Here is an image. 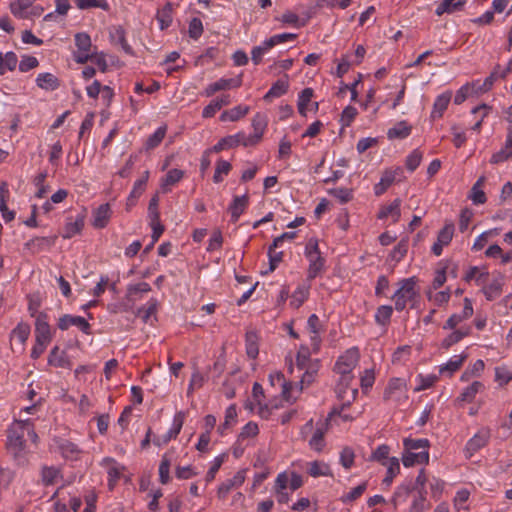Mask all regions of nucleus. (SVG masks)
I'll return each instance as SVG.
<instances>
[{"mask_svg": "<svg viewBox=\"0 0 512 512\" xmlns=\"http://www.w3.org/2000/svg\"><path fill=\"white\" fill-rule=\"evenodd\" d=\"M393 307L390 305H381L377 308L374 319L376 324L386 327L391 320Z\"/></svg>", "mask_w": 512, "mask_h": 512, "instance_id": "nucleus-46", "label": "nucleus"}, {"mask_svg": "<svg viewBox=\"0 0 512 512\" xmlns=\"http://www.w3.org/2000/svg\"><path fill=\"white\" fill-rule=\"evenodd\" d=\"M401 171L400 168L395 170H385L382 174L380 181L374 186V193L376 196L382 195L395 181L397 174Z\"/></svg>", "mask_w": 512, "mask_h": 512, "instance_id": "nucleus-24", "label": "nucleus"}, {"mask_svg": "<svg viewBox=\"0 0 512 512\" xmlns=\"http://www.w3.org/2000/svg\"><path fill=\"white\" fill-rule=\"evenodd\" d=\"M412 127L406 121H400L387 131L389 139H405L411 134Z\"/></svg>", "mask_w": 512, "mask_h": 512, "instance_id": "nucleus-35", "label": "nucleus"}, {"mask_svg": "<svg viewBox=\"0 0 512 512\" xmlns=\"http://www.w3.org/2000/svg\"><path fill=\"white\" fill-rule=\"evenodd\" d=\"M84 227V216L77 215L75 219L69 217L64 227V232L62 237L65 239H70L76 234H79Z\"/></svg>", "mask_w": 512, "mask_h": 512, "instance_id": "nucleus-29", "label": "nucleus"}, {"mask_svg": "<svg viewBox=\"0 0 512 512\" xmlns=\"http://www.w3.org/2000/svg\"><path fill=\"white\" fill-rule=\"evenodd\" d=\"M401 200L394 199L389 205L384 206L378 213L379 219H388L391 218L393 223H396L401 216Z\"/></svg>", "mask_w": 512, "mask_h": 512, "instance_id": "nucleus-25", "label": "nucleus"}, {"mask_svg": "<svg viewBox=\"0 0 512 512\" xmlns=\"http://www.w3.org/2000/svg\"><path fill=\"white\" fill-rule=\"evenodd\" d=\"M250 108L249 106H245V105H238V106H235L229 110H226L224 111L222 114H221V117L220 119L222 121H237L239 120L240 118L244 117L248 112H249Z\"/></svg>", "mask_w": 512, "mask_h": 512, "instance_id": "nucleus-45", "label": "nucleus"}, {"mask_svg": "<svg viewBox=\"0 0 512 512\" xmlns=\"http://www.w3.org/2000/svg\"><path fill=\"white\" fill-rule=\"evenodd\" d=\"M63 479L62 471L57 466L42 465L39 471V484L44 487L57 484Z\"/></svg>", "mask_w": 512, "mask_h": 512, "instance_id": "nucleus-16", "label": "nucleus"}, {"mask_svg": "<svg viewBox=\"0 0 512 512\" xmlns=\"http://www.w3.org/2000/svg\"><path fill=\"white\" fill-rule=\"evenodd\" d=\"M240 144L244 146V132H239L220 139L213 147L210 148V151L218 153L223 150L234 148Z\"/></svg>", "mask_w": 512, "mask_h": 512, "instance_id": "nucleus-21", "label": "nucleus"}, {"mask_svg": "<svg viewBox=\"0 0 512 512\" xmlns=\"http://www.w3.org/2000/svg\"><path fill=\"white\" fill-rule=\"evenodd\" d=\"M249 196L245 193L242 196H235L229 205V212L231 214V222L236 223L240 216L244 213L248 207Z\"/></svg>", "mask_w": 512, "mask_h": 512, "instance_id": "nucleus-23", "label": "nucleus"}, {"mask_svg": "<svg viewBox=\"0 0 512 512\" xmlns=\"http://www.w3.org/2000/svg\"><path fill=\"white\" fill-rule=\"evenodd\" d=\"M491 438V429L487 426L481 427L466 443L464 453L471 458L476 452L484 448Z\"/></svg>", "mask_w": 512, "mask_h": 512, "instance_id": "nucleus-10", "label": "nucleus"}, {"mask_svg": "<svg viewBox=\"0 0 512 512\" xmlns=\"http://www.w3.org/2000/svg\"><path fill=\"white\" fill-rule=\"evenodd\" d=\"M288 91V84L283 80L275 82L269 91L264 95L263 100L266 102H272L276 98H280L285 95Z\"/></svg>", "mask_w": 512, "mask_h": 512, "instance_id": "nucleus-41", "label": "nucleus"}, {"mask_svg": "<svg viewBox=\"0 0 512 512\" xmlns=\"http://www.w3.org/2000/svg\"><path fill=\"white\" fill-rule=\"evenodd\" d=\"M464 5L461 0H443L436 8V14L442 15L443 13H452L460 10Z\"/></svg>", "mask_w": 512, "mask_h": 512, "instance_id": "nucleus-58", "label": "nucleus"}, {"mask_svg": "<svg viewBox=\"0 0 512 512\" xmlns=\"http://www.w3.org/2000/svg\"><path fill=\"white\" fill-rule=\"evenodd\" d=\"M266 126L267 121L265 116L257 113L252 119V127L254 132L249 135L244 133V146L247 147L257 144L261 140Z\"/></svg>", "mask_w": 512, "mask_h": 512, "instance_id": "nucleus-13", "label": "nucleus"}, {"mask_svg": "<svg viewBox=\"0 0 512 512\" xmlns=\"http://www.w3.org/2000/svg\"><path fill=\"white\" fill-rule=\"evenodd\" d=\"M416 387L414 391L419 392L431 388L438 380V377L434 374H419L416 376Z\"/></svg>", "mask_w": 512, "mask_h": 512, "instance_id": "nucleus-57", "label": "nucleus"}, {"mask_svg": "<svg viewBox=\"0 0 512 512\" xmlns=\"http://www.w3.org/2000/svg\"><path fill=\"white\" fill-rule=\"evenodd\" d=\"M156 18L161 30L168 28L173 20V6L170 2L157 11Z\"/></svg>", "mask_w": 512, "mask_h": 512, "instance_id": "nucleus-38", "label": "nucleus"}, {"mask_svg": "<svg viewBox=\"0 0 512 512\" xmlns=\"http://www.w3.org/2000/svg\"><path fill=\"white\" fill-rule=\"evenodd\" d=\"M491 110L492 108L486 104L478 105L471 110V113L475 115L476 118L475 123L471 127L473 131L480 132L481 125L484 119L489 115Z\"/></svg>", "mask_w": 512, "mask_h": 512, "instance_id": "nucleus-43", "label": "nucleus"}, {"mask_svg": "<svg viewBox=\"0 0 512 512\" xmlns=\"http://www.w3.org/2000/svg\"><path fill=\"white\" fill-rule=\"evenodd\" d=\"M288 486V474L284 471L280 473L275 481V490L277 493V499L280 503L288 502V494L284 490Z\"/></svg>", "mask_w": 512, "mask_h": 512, "instance_id": "nucleus-44", "label": "nucleus"}, {"mask_svg": "<svg viewBox=\"0 0 512 512\" xmlns=\"http://www.w3.org/2000/svg\"><path fill=\"white\" fill-rule=\"evenodd\" d=\"M359 360V349L357 347H351L338 357L334 370L339 375H353V370L357 366Z\"/></svg>", "mask_w": 512, "mask_h": 512, "instance_id": "nucleus-8", "label": "nucleus"}, {"mask_svg": "<svg viewBox=\"0 0 512 512\" xmlns=\"http://www.w3.org/2000/svg\"><path fill=\"white\" fill-rule=\"evenodd\" d=\"M307 327L309 332L311 333L310 340L314 350H318L321 342L320 331H321V323L319 317L316 314H312L309 316L307 321Z\"/></svg>", "mask_w": 512, "mask_h": 512, "instance_id": "nucleus-27", "label": "nucleus"}, {"mask_svg": "<svg viewBox=\"0 0 512 512\" xmlns=\"http://www.w3.org/2000/svg\"><path fill=\"white\" fill-rule=\"evenodd\" d=\"M286 238H288V233L284 232L283 234L275 238L272 245L269 246V272L274 271L279 265V263L283 261L284 251L279 250V248L283 245Z\"/></svg>", "mask_w": 512, "mask_h": 512, "instance_id": "nucleus-14", "label": "nucleus"}, {"mask_svg": "<svg viewBox=\"0 0 512 512\" xmlns=\"http://www.w3.org/2000/svg\"><path fill=\"white\" fill-rule=\"evenodd\" d=\"M269 383L272 388L280 393V398L275 397L269 404H265L260 408V414L267 417L272 410L278 409L282 405L283 400H287L288 382L285 375L281 371H274L269 374Z\"/></svg>", "mask_w": 512, "mask_h": 512, "instance_id": "nucleus-5", "label": "nucleus"}, {"mask_svg": "<svg viewBox=\"0 0 512 512\" xmlns=\"http://www.w3.org/2000/svg\"><path fill=\"white\" fill-rule=\"evenodd\" d=\"M454 231V224L452 222H447L438 232L437 240L431 247V251L435 256H440L443 252V248L451 243Z\"/></svg>", "mask_w": 512, "mask_h": 512, "instance_id": "nucleus-12", "label": "nucleus"}, {"mask_svg": "<svg viewBox=\"0 0 512 512\" xmlns=\"http://www.w3.org/2000/svg\"><path fill=\"white\" fill-rule=\"evenodd\" d=\"M308 473L310 476L317 478L320 476H332L330 466L322 461H313L309 463Z\"/></svg>", "mask_w": 512, "mask_h": 512, "instance_id": "nucleus-47", "label": "nucleus"}, {"mask_svg": "<svg viewBox=\"0 0 512 512\" xmlns=\"http://www.w3.org/2000/svg\"><path fill=\"white\" fill-rule=\"evenodd\" d=\"M231 103V98L229 95H222L214 100H212L206 107H204L202 111V116L204 118L213 117L217 111H219L223 106L229 105Z\"/></svg>", "mask_w": 512, "mask_h": 512, "instance_id": "nucleus-31", "label": "nucleus"}, {"mask_svg": "<svg viewBox=\"0 0 512 512\" xmlns=\"http://www.w3.org/2000/svg\"><path fill=\"white\" fill-rule=\"evenodd\" d=\"M427 508L426 491H419L418 495L413 498L409 512H424Z\"/></svg>", "mask_w": 512, "mask_h": 512, "instance_id": "nucleus-64", "label": "nucleus"}, {"mask_svg": "<svg viewBox=\"0 0 512 512\" xmlns=\"http://www.w3.org/2000/svg\"><path fill=\"white\" fill-rule=\"evenodd\" d=\"M245 477L246 470H240L232 478L221 483L217 491L218 497L224 499L233 488L240 487L244 483Z\"/></svg>", "mask_w": 512, "mask_h": 512, "instance_id": "nucleus-20", "label": "nucleus"}, {"mask_svg": "<svg viewBox=\"0 0 512 512\" xmlns=\"http://www.w3.org/2000/svg\"><path fill=\"white\" fill-rule=\"evenodd\" d=\"M488 276V272L485 270H480L478 267H471L465 274V281L470 282L475 280L477 285H483L484 281Z\"/></svg>", "mask_w": 512, "mask_h": 512, "instance_id": "nucleus-63", "label": "nucleus"}, {"mask_svg": "<svg viewBox=\"0 0 512 512\" xmlns=\"http://www.w3.org/2000/svg\"><path fill=\"white\" fill-rule=\"evenodd\" d=\"M145 186H146V178L138 179L137 181H135L133 189L127 198V202H126L127 210H130L136 204V201L140 197V195L143 193Z\"/></svg>", "mask_w": 512, "mask_h": 512, "instance_id": "nucleus-49", "label": "nucleus"}, {"mask_svg": "<svg viewBox=\"0 0 512 512\" xmlns=\"http://www.w3.org/2000/svg\"><path fill=\"white\" fill-rule=\"evenodd\" d=\"M74 2L80 10L100 8L104 11H108L110 9L107 0H74Z\"/></svg>", "mask_w": 512, "mask_h": 512, "instance_id": "nucleus-56", "label": "nucleus"}, {"mask_svg": "<svg viewBox=\"0 0 512 512\" xmlns=\"http://www.w3.org/2000/svg\"><path fill=\"white\" fill-rule=\"evenodd\" d=\"M503 280L502 277L493 279L489 284L483 286V293L488 301H492L499 297L502 293Z\"/></svg>", "mask_w": 512, "mask_h": 512, "instance_id": "nucleus-37", "label": "nucleus"}, {"mask_svg": "<svg viewBox=\"0 0 512 512\" xmlns=\"http://www.w3.org/2000/svg\"><path fill=\"white\" fill-rule=\"evenodd\" d=\"M466 358L467 354L465 353L452 356L445 364L440 366L439 372L441 374L447 373L449 376H451L462 366Z\"/></svg>", "mask_w": 512, "mask_h": 512, "instance_id": "nucleus-36", "label": "nucleus"}, {"mask_svg": "<svg viewBox=\"0 0 512 512\" xmlns=\"http://www.w3.org/2000/svg\"><path fill=\"white\" fill-rule=\"evenodd\" d=\"M24 420L17 421L12 425L9 430L7 448L13 454L18 464H24L26 459L24 457L25 450V435Z\"/></svg>", "mask_w": 512, "mask_h": 512, "instance_id": "nucleus-4", "label": "nucleus"}, {"mask_svg": "<svg viewBox=\"0 0 512 512\" xmlns=\"http://www.w3.org/2000/svg\"><path fill=\"white\" fill-rule=\"evenodd\" d=\"M111 217V209L108 203L100 205L93 212V226L98 229L106 227Z\"/></svg>", "mask_w": 512, "mask_h": 512, "instance_id": "nucleus-30", "label": "nucleus"}, {"mask_svg": "<svg viewBox=\"0 0 512 512\" xmlns=\"http://www.w3.org/2000/svg\"><path fill=\"white\" fill-rule=\"evenodd\" d=\"M310 280L306 279L299 283L295 288L292 295H290V306L295 308L300 307L309 297L310 294Z\"/></svg>", "mask_w": 512, "mask_h": 512, "instance_id": "nucleus-22", "label": "nucleus"}, {"mask_svg": "<svg viewBox=\"0 0 512 512\" xmlns=\"http://www.w3.org/2000/svg\"><path fill=\"white\" fill-rule=\"evenodd\" d=\"M36 84L44 90H56L59 87V80L51 73H40L36 78Z\"/></svg>", "mask_w": 512, "mask_h": 512, "instance_id": "nucleus-42", "label": "nucleus"}, {"mask_svg": "<svg viewBox=\"0 0 512 512\" xmlns=\"http://www.w3.org/2000/svg\"><path fill=\"white\" fill-rule=\"evenodd\" d=\"M313 95L314 91L312 88H305L300 92L298 96V112L304 117H306L309 112L316 113L318 111L319 104L318 102L312 101Z\"/></svg>", "mask_w": 512, "mask_h": 512, "instance_id": "nucleus-15", "label": "nucleus"}, {"mask_svg": "<svg viewBox=\"0 0 512 512\" xmlns=\"http://www.w3.org/2000/svg\"><path fill=\"white\" fill-rule=\"evenodd\" d=\"M48 363L54 367H66L68 362L65 357V352L60 351L59 347L55 346L50 351Z\"/></svg>", "mask_w": 512, "mask_h": 512, "instance_id": "nucleus-62", "label": "nucleus"}, {"mask_svg": "<svg viewBox=\"0 0 512 512\" xmlns=\"http://www.w3.org/2000/svg\"><path fill=\"white\" fill-rule=\"evenodd\" d=\"M426 296L430 302L440 307L449 302L451 297V291L449 288H446L445 290L442 291H437L432 288H428L426 291Z\"/></svg>", "mask_w": 512, "mask_h": 512, "instance_id": "nucleus-33", "label": "nucleus"}, {"mask_svg": "<svg viewBox=\"0 0 512 512\" xmlns=\"http://www.w3.org/2000/svg\"><path fill=\"white\" fill-rule=\"evenodd\" d=\"M326 426V423H322L321 426L317 427L311 439L309 440L310 447L315 451H321L325 445L324 433L326 430Z\"/></svg>", "mask_w": 512, "mask_h": 512, "instance_id": "nucleus-51", "label": "nucleus"}, {"mask_svg": "<svg viewBox=\"0 0 512 512\" xmlns=\"http://www.w3.org/2000/svg\"><path fill=\"white\" fill-rule=\"evenodd\" d=\"M170 466H171V458L169 453H165L162 456L160 465H159V480L162 484H167L170 481Z\"/></svg>", "mask_w": 512, "mask_h": 512, "instance_id": "nucleus-59", "label": "nucleus"}, {"mask_svg": "<svg viewBox=\"0 0 512 512\" xmlns=\"http://www.w3.org/2000/svg\"><path fill=\"white\" fill-rule=\"evenodd\" d=\"M296 365L299 371H303L300 380V386L294 387L290 382V399L293 397V393L297 388V392H301L303 385L310 384L318 371V362L313 361L310 358V352L307 348H301L297 354Z\"/></svg>", "mask_w": 512, "mask_h": 512, "instance_id": "nucleus-3", "label": "nucleus"}, {"mask_svg": "<svg viewBox=\"0 0 512 512\" xmlns=\"http://www.w3.org/2000/svg\"><path fill=\"white\" fill-rule=\"evenodd\" d=\"M184 172L179 169H171L161 181L162 189L167 192L169 186H173L183 178Z\"/></svg>", "mask_w": 512, "mask_h": 512, "instance_id": "nucleus-55", "label": "nucleus"}, {"mask_svg": "<svg viewBox=\"0 0 512 512\" xmlns=\"http://www.w3.org/2000/svg\"><path fill=\"white\" fill-rule=\"evenodd\" d=\"M453 331L442 340V347L445 349L450 348L454 344L460 342L463 338L467 337L471 333L470 326H461L458 329H452Z\"/></svg>", "mask_w": 512, "mask_h": 512, "instance_id": "nucleus-28", "label": "nucleus"}, {"mask_svg": "<svg viewBox=\"0 0 512 512\" xmlns=\"http://www.w3.org/2000/svg\"><path fill=\"white\" fill-rule=\"evenodd\" d=\"M52 339L50 325L47 321V315L40 313L35 322V340L40 343L49 344Z\"/></svg>", "mask_w": 512, "mask_h": 512, "instance_id": "nucleus-18", "label": "nucleus"}, {"mask_svg": "<svg viewBox=\"0 0 512 512\" xmlns=\"http://www.w3.org/2000/svg\"><path fill=\"white\" fill-rule=\"evenodd\" d=\"M259 336L255 331H247L245 336L246 353L249 358L255 359L259 354Z\"/></svg>", "mask_w": 512, "mask_h": 512, "instance_id": "nucleus-40", "label": "nucleus"}, {"mask_svg": "<svg viewBox=\"0 0 512 512\" xmlns=\"http://www.w3.org/2000/svg\"><path fill=\"white\" fill-rule=\"evenodd\" d=\"M416 283L417 281L415 277L405 278L399 281V287L391 297L394 301L396 311H403L407 305H410L411 308H414L415 303L419 297Z\"/></svg>", "mask_w": 512, "mask_h": 512, "instance_id": "nucleus-2", "label": "nucleus"}, {"mask_svg": "<svg viewBox=\"0 0 512 512\" xmlns=\"http://www.w3.org/2000/svg\"><path fill=\"white\" fill-rule=\"evenodd\" d=\"M30 335V326L27 323L20 322L11 332V340H17L19 344L24 345Z\"/></svg>", "mask_w": 512, "mask_h": 512, "instance_id": "nucleus-50", "label": "nucleus"}, {"mask_svg": "<svg viewBox=\"0 0 512 512\" xmlns=\"http://www.w3.org/2000/svg\"><path fill=\"white\" fill-rule=\"evenodd\" d=\"M484 389V385L480 381H474L466 387L459 396V400L463 402H472L476 395Z\"/></svg>", "mask_w": 512, "mask_h": 512, "instance_id": "nucleus-52", "label": "nucleus"}, {"mask_svg": "<svg viewBox=\"0 0 512 512\" xmlns=\"http://www.w3.org/2000/svg\"><path fill=\"white\" fill-rule=\"evenodd\" d=\"M184 419L185 414L182 411L177 412L173 418L172 427L161 438H155L153 440L154 444L161 446L162 444H167L171 439L176 438L182 429Z\"/></svg>", "mask_w": 512, "mask_h": 512, "instance_id": "nucleus-17", "label": "nucleus"}, {"mask_svg": "<svg viewBox=\"0 0 512 512\" xmlns=\"http://www.w3.org/2000/svg\"><path fill=\"white\" fill-rule=\"evenodd\" d=\"M304 254L309 262L307 279L312 280L321 273L325 264V260L319 251L317 240L313 238L308 240Z\"/></svg>", "mask_w": 512, "mask_h": 512, "instance_id": "nucleus-6", "label": "nucleus"}, {"mask_svg": "<svg viewBox=\"0 0 512 512\" xmlns=\"http://www.w3.org/2000/svg\"><path fill=\"white\" fill-rule=\"evenodd\" d=\"M52 241L46 237H36L29 240L26 243V247L30 249L33 253L40 252L44 249L49 248L52 245Z\"/></svg>", "mask_w": 512, "mask_h": 512, "instance_id": "nucleus-61", "label": "nucleus"}, {"mask_svg": "<svg viewBox=\"0 0 512 512\" xmlns=\"http://www.w3.org/2000/svg\"><path fill=\"white\" fill-rule=\"evenodd\" d=\"M167 132V126H160L152 135H150L145 142V149L152 150L160 145Z\"/></svg>", "mask_w": 512, "mask_h": 512, "instance_id": "nucleus-54", "label": "nucleus"}, {"mask_svg": "<svg viewBox=\"0 0 512 512\" xmlns=\"http://www.w3.org/2000/svg\"><path fill=\"white\" fill-rule=\"evenodd\" d=\"M368 482L364 481L357 485L356 487L352 488L348 493L343 494L340 497V501L343 504H349L360 498L364 492L367 490Z\"/></svg>", "mask_w": 512, "mask_h": 512, "instance_id": "nucleus-48", "label": "nucleus"}, {"mask_svg": "<svg viewBox=\"0 0 512 512\" xmlns=\"http://www.w3.org/2000/svg\"><path fill=\"white\" fill-rule=\"evenodd\" d=\"M354 381V375H340L336 393L338 398L343 402L342 408L350 406V404L356 399L358 389L352 385Z\"/></svg>", "mask_w": 512, "mask_h": 512, "instance_id": "nucleus-9", "label": "nucleus"}, {"mask_svg": "<svg viewBox=\"0 0 512 512\" xmlns=\"http://www.w3.org/2000/svg\"><path fill=\"white\" fill-rule=\"evenodd\" d=\"M149 291H151V286L147 282L130 284L127 287L126 298L129 302L134 303L142 298L141 294L148 293Z\"/></svg>", "mask_w": 512, "mask_h": 512, "instance_id": "nucleus-32", "label": "nucleus"}, {"mask_svg": "<svg viewBox=\"0 0 512 512\" xmlns=\"http://www.w3.org/2000/svg\"><path fill=\"white\" fill-rule=\"evenodd\" d=\"M237 410L234 404L227 407L225 411V421L218 427V432L221 435L225 434V431L236 422Z\"/></svg>", "mask_w": 512, "mask_h": 512, "instance_id": "nucleus-60", "label": "nucleus"}, {"mask_svg": "<svg viewBox=\"0 0 512 512\" xmlns=\"http://www.w3.org/2000/svg\"><path fill=\"white\" fill-rule=\"evenodd\" d=\"M288 41V32L273 35L269 39L265 40L261 45L256 46L252 49L251 58L254 64L261 62L262 56L268 52L271 48L280 43H286Z\"/></svg>", "mask_w": 512, "mask_h": 512, "instance_id": "nucleus-11", "label": "nucleus"}, {"mask_svg": "<svg viewBox=\"0 0 512 512\" xmlns=\"http://www.w3.org/2000/svg\"><path fill=\"white\" fill-rule=\"evenodd\" d=\"M104 462L109 464L108 466V476H109V486L113 487L114 483L120 478L124 467L117 463L112 458L104 459Z\"/></svg>", "mask_w": 512, "mask_h": 512, "instance_id": "nucleus-53", "label": "nucleus"}, {"mask_svg": "<svg viewBox=\"0 0 512 512\" xmlns=\"http://www.w3.org/2000/svg\"><path fill=\"white\" fill-rule=\"evenodd\" d=\"M70 326L78 327L82 332L89 333L90 324L82 316H74L65 314L58 320V328L61 330H67Z\"/></svg>", "mask_w": 512, "mask_h": 512, "instance_id": "nucleus-19", "label": "nucleus"}, {"mask_svg": "<svg viewBox=\"0 0 512 512\" xmlns=\"http://www.w3.org/2000/svg\"><path fill=\"white\" fill-rule=\"evenodd\" d=\"M407 381L404 378H392L384 391V400L401 404L408 399Z\"/></svg>", "mask_w": 512, "mask_h": 512, "instance_id": "nucleus-7", "label": "nucleus"}, {"mask_svg": "<svg viewBox=\"0 0 512 512\" xmlns=\"http://www.w3.org/2000/svg\"><path fill=\"white\" fill-rule=\"evenodd\" d=\"M451 97L452 94L450 92H444L436 97L430 114V117L433 120L441 118L443 116V113L445 112L451 101Z\"/></svg>", "mask_w": 512, "mask_h": 512, "instance_id": "nucleus-26", "label": "nucleus"}, {"mask_svg": "<svg viewBox=\"0 0 512 512\" xmlns=\"http://www.w3.org/2000/svg\"><path fill=\"white\" fill-rule=\"evenodd\" d=\"M403 446L402 463L405 467H412L415 464H427L429 462L428 439L404 438Z\"/></svg>", "mask_w": 512, "mask_h": 512, "instance_id": "nucleus-1", "label": "nucleus"}, {"mask_svg": "<svg viewBox=\"0 0 512 512\" xmlns=\"http://www.w3.org/2000/svg\"><path fill=\"white\" fill-rule=\"evenodd\" d=\"M157 309L158 300L156 298H151L144 306L139 307L135 314L136 316L141 317L144 323H149L151 317L156 315Z\"/></svg>", "mask_w": 512, "mask_h": 512, "instance_id": "nucleus-34", "label": "nucleus"}, {"mask_svg": "<svg viewBox=\"0 0 512 512\" xmlns=\"http://www.w3.org/2000/svg\"><path fill=\"white\" fill-rule=\"evenodd\" d=\"M17 63L18 58L14 52H0V75L5 74L7 71H13L16 68Z\"/></svg>", "mask_w": 512, "mask_h": 512, "instance_id": "nucleus-39", "label": "nucleus"}]
</instances>
